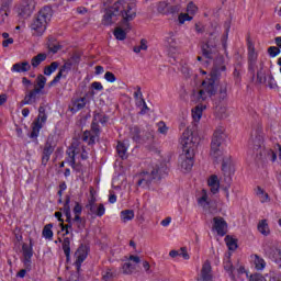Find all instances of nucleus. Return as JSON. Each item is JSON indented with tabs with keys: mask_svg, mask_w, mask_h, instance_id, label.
Here are the masks:
<instances>
[{
	"mask_svg": "<svg viewBox=\"0 0 281 281\" xmlns=\"http://www.w3.org/2000/svg\"><path fill=\"white\" fill-rule=\"evenodd\" d=\"M22 254H23V262L24 267H26L27 270L32 269V257L34 256V250L32 249V244H23L22 245Z\"/></svg>",
	"mask_w": 281,
	"mask_h": 281,
	"instance_id": "16",
	"label": "nucleus"
},
{
	"mask_svg": "<svg viewBox=\"0 0 281 281\" xmlns=\"http://www.w3.org/2000/svg\"><path fill=\"white\" fill-rule=\"evenodd\" d=\"M48 49L53 54H56L60 49V46L57 43H55V44L54 43H48Z\"/></svg>",
	"mask_w": 281,
	"mask_h": 281,
	"instance_id": "55",
	"label": "nucleus"
},
{
	"mask_svg": "<svg viewBox=\"0 0 281 281\" xmlns=\"http://www.w3.org/2000/svg\"><path fill=\"white\" fill-rule=\"evenodd\" d=\"M170 5H168V2L161 1L157 5V10L159 14L168 15L169 14Z\"/></svg>",
	"mask_w": 281,
	"mask_h": 281,
	"instance_id": "37",
	"label": "nucleus"
},
{
	"mask_svg": "<svg viewBox=\"0 0 281 281\" xmlns=\"http://www.w3.org/2000/svg\"><path fill=\"white\" fill-rule=\"evenodd\" d=\"M31 269L27 270V267H25V269H22L18 272V278H23L25 276V273H27V271H30Z\"/></svg>",
	"mask_w": 281,
	"mask_h": 281,
	"instance_id": "64",
	"label": "nucleus"
},
{
	"mask_svg": "<svg viewBox=\"0 0 281 281\" xmlns=\"http://www.w3.org/2000/svg\"><path fill=\"white\" fill-rule=\"evenodd\" d=\"M136 14L135 0H119L105 11L102 23L113 25L117 22V16H122L124 25L128 26V21H133Z\"/></svg>",
	"mask_w": 281,
	"mask_h": 281,
	"instance_id": "1",
	"label": "nucleus"
},
{
	"mask_svg": "<svg viewBox=\"0 0 281 281\" xmlns=\"http://www.w3.org/2000/svg\"><path fill=\"white\" fill-rule=\"evenodd\" d=\"M225 243L231 251H235L238 248V244H236V239L232 238L231 236L225 237Z\"/></svg>",
	"mask_w": 281,
	"mask_h": 281,
	"instance_id": "43",
	"label": "nucleus"
},
{
	"mask_svg": "<svg viewBox=\"0 0 281 281\" xmlns=\"http://www.w3.org/2000/svg\"><path fill=\"white\" fill-rule=\"evenodd\" d=\"M92 89H95V91H102V89H104V87L102 86L101 82L94 81V82H92Z\"/></svg>",
	"mask_w": 281,
	"mask_h": 281,
	"instance_id": "61",
	"label": "nucleus"
},
{
	"mask_svg": "<svg viewBox=\"0 0 281 281\" xmlns=\"http://www.w3.org/2000/svg\"><path fill=\"white\" fill-rule=\"evenodd\" d=\"M178 21H179L180 25H183V23H186V21H192V15L189 13H180L178 16Z\"/></svg>",
	"mask_w": 281,
	"mask_h": 281,
	"instance_id": "48",
	"label": "nucleus"
},
{
	"mask_svg": "<svg viewBox=\"0 0 281 281\" xmlns=\"http://www.w3.org/2000/svg\"><path fill=\"white\" fill-rule=\"evenodd\" d=\"M267 155L268 157H270L271 161H276V159H278V155H276V151L268 149L267 150Z\"/></svg>",
	"mask_w": 281,
	"mask_h": 281,
	"instance_id": "62",
	"label": "nucleus"
},
{
	"mask_svg": "<svg viewBox=\"0 0 281 281\" xmlns=\"http://www.w3.org/2000/svg\"><path fill=\"white\" fill-rule=\"evenodd\" d=\"M209 187L211 188L212 194H216L218 192V189L221 188L218 176H211L209 179Z\"/></svg>",
	"mask_w": 281,
	"mask_h": 281,
	"instance_id": "28",
	"label": "nucleus"
},
{
	"mask_svg": "<svg viewBox=\"0 0 281 281\" xmlns=\"http://www.w3.org/2000/svg\"><path fill=\"white\" fill-rule=\"evenodd\" d=\"M66 154L68 155L67 161L74 170H80V167L76 165V157H78V155L83 160L89 159V149H87V147H85L78 139L72 140L71 146L67 149Z\"/></svg>",
	"mask_w": 281,
	"mask_h": 281,
	"instance_id": "6",
	"label": "nucleus"
},
{
	"mask_svg": "<svg viewBox=\"0 0 281 281\" xmlns=\"http://www.w3.org/2000/svg\"><path fill=\"white\" fill-rule=\"evenodd\" d=\"M181 12V4H175L169 7V14H179Z\"/></svg>",
	"mask_w": 281,
	"mask_h": 281,
	"instance_id": "53",
	"label": "nucleus"
},
{
	"mask_svg": "<svg viewBox=\"0 0 281 281\" xmlns=\"http://www.w3.org/2000/svg\"><path fill=\"white\" fill-rule=\"evenodd\" d=\"M131 133L135 142H142V131H139V127L137 126L132 127Z\"/></svg>",
	"mask_w": 281,
	"mask_h": 281,
	"instance_id": "45",
	"label": "nucleus"
},
{
	"mask_svg": "<svg viewBox=\"0 0 281 281\" xmlns=\"http://www.w3.org/2000/svg\"><path fill=\"white\" fill-rule=\"evenodd\" d=\"M87 106V98H79L72 101L70 111L71 113H78V111H82Z\"/></svg>",
	"mask_w": 281,
	"mask_h": 281,
	"instance_id": "22",
	"label": "nucleus"
},
{
	"mask_svg": "<svg viewBox=\"0 0 281 281\" xmlns=\"http://www.w3.org/2000/svg\"><path fill=\"white\" fill-rule=\"evenodd\" d=\"M114 36L117 41H125L126 40V29H122L120 26H117L114 30Z\"/></svg>",
	"mask_w": 281,
	"mask_h": 281,
	"instance_id": "41",
	"label": "nucleus"
},
{
	"mask_svg": "<svg viewBox=\"0 0 281 281\" xmlns=\"http://www.w3.org/2000/svg\"><path fill=\"white\" fill-rule=\"evenodd\" d=\"M180 144L183 153H187V155H194V150L196 149V146H199V137L194 136L192 131L186 130L180 137Z\"/></svg>",
	"mask_w": 281,
	"mask_h": 281,
	"instance_id": "7",
	"label": "nucleus"
},
{
	"mask_svg": "<svg viewBox=\"0 0 281 281\" xmlns=\"http://www.w3.org/2000/svg\"><path fill=\"white\" fill-rule=\"evenodd\" d=\"M46 83H47V78L43 75H40L36 78V86L34 87V89H40V91H43V89H45Z\"/></svg>",
	"mask_w": 281,
	"mask_h": 281,
	"instance_id": "39",
	"label": "nucleus"
},
{
	"mask_svg": "<svg viewBox=\"0 0 281 281\" xmlns=\"http://www.w3.org/2000/svg\"><path fill=\"white\" fill-rule=\"evenodd\" d=\"M257 196H259L261 203H267V201H269V194L265 193V190L260 187L257 189Z\"/></svg>",
	"mask_w": 281,
	"mask_h": 281,
	"instance_id": "46",
	"label": "nucleus"
},
{
	"mask_svg": "<svg viewBox=\"0 0 281 281\" xmlns=\"http://www.w3.org/2000/svg\"><path fill=\"white\" fill-rule=\"evenodd\" d=\"M268 54H269V56H271V58H276V56H278V54H280V48L277 46H270L268 48Z\"/></svg>",
	"mask_w": 281,
	"mask_h": 281,
	"instance_id": "52",
	"label": "nucleus"
},
{
	"mask_svg": "<svg viewBox=\"0 0 281 281\" xmlns=\"http://www.w3.org/2000/svg\"><path fill=\"white\" fill-rule=\"evenodd\" d=\"M205 109V105H198L194 110H192V117L194 122H199L203 115V110Z\"/></svg>",
	"mask_w": 281,
	"mask_h": 281,
	"instance_id": "35",
	"label": "nucleus"
},
{
	"mask_svg": "<svg viewBox=\"0 0 281 281\" xmlns=\"http://www.w3.org/2000/svg\"><path fill=\"white\" fill-rule=\"evenodd\" d=\"M59 243H61L66 260L69 262V259L71 258V239L69 237H65L64 240L59 238Z\"/></svg>",
	"mask_w": 281,
	"mask_h": 281,
	"instance_id": "23",
	"label": "nucleus"
},
{
	"mask_svg": "<svg viewBox=\"0 0 281 281\" xmlns=\"http://www.w3.org/2000/svg\"><path fill=\"white\" fill-rule=\"evenodd\" d=\"M130 261L125 262L122 266V271L125 276H131L137 271L139 263L142 262V258L139 256L131 255L128 258Z\"/></svg>",
	"mask_w": 281,
	"mask_h": 281,
	"instance_id": "10",
	"label": "nucleus"
},
{
	"mask_svg": "<svg viewBox=\"0 0 281 281\" xmlns=\"http://www.w3.org/2000/svg\"><path fill=\"white\" fill-rule=\"evenodd\" d=\"M140 137V142H153V134L150 132H146L145 136Z\"/></svg>",
	"mask_w": 281,
	"mask_h": 281,
	"instance_id": "60",
	"label": "nucleus"
},
{
	"mask_svg": "<svg viewBox=\"0 0 281 281\" xmlns=\"http://www.w3.org/2000/svg\"><path fill=\"white\" fill-rule=\"evenodd\" d=\"M95 195H93V190H90V199L88 200V204L86 205L87 210H90L91 207H93L94 205H98V203H95Z\"/></svg>",
	"mask_w": 281,
	"mask_h": 281,
	"instance_id": "49",
	"label": "nucleus"
},
{
	"mask_svg": "<svg viewBox=\"0 0 281 281\" xmlns=\"http://www.w3.org/2000/svg\"><path fill=\"white\" fill-rule=\"evenodd\" d=\"M59 64L58 61H53L49 66H46L44 68V75L45 76H52L56 69H58Z\"/></svg>",
	"mask_w": 281,
	"mask_h": 281,
	"instance_id": "38",
	"label": "nucleus"
},
{
	"mask_svg": "<svg viewBox=\"0 0 281 281\" xmlns=\"http://www.w3.org/2000/svg\"><path fill=\"white\" fill-rule=\"evenodd\" d=\"M69 198L66 199L65 205L63 207V212L66 216L67 223H71V209L69 207Z\"/></svg>",
	"mask_w": 281,
	"mask_h": 281,
	"instance_id": "40",
	"label": "nucleus"
},
{
	"mask_svg": "<svg viewBox=\"0 0 281 281\" xmlns=\"http://www.w3.org/2000/svg\"><path fill=\"white\" fill-rule=\"evenodd\" d=\"M32 66L27 61L16 63L12 66L11 71H15L16 74H25V71H30Z\"/></svg>",
	"mask_w": 281,
	"mask_h": 281,
	"instance_id": "25",
	"label": "nucleus"
},
{
	"mask_svg": "<svg viewBox=\"0 0 281 281\" xmlns=\"http://www.w3.org/2000/svg\"><path fill=\"white\" fill-rule=\"evenodd\" d=\"M214 280V274L212 273V263L210 260L204 261L200 273L198 274L196 281H212Z\"/></svg>",
	"mask_w": 281,
	"mask_h": 281,
	"instance_id": "12",
	"label": "nucleus"
},
{
	"mask_svg": "<svg viewBox=\"0 0 281 281\" xmlns=\"http://www.w3.org/2000/svg\"><path fill=\"white\" fill-rule=\"evenodd\" d=\"M53 11L49 7H44L37 14V16L33 20L31 24V30L34 36H43L45 31L47 30V23L52 21Z\"/></svg>",
	"mask_w": 281,
	"mask_h": 281,
	"instance_id": "5",
	"label": "nucleus"
},
{
	"mask_svg": "<svg viewBox=\"0 0 281 281\" xmlns=\"http://www.w3.org/2000/svg\"><path fill=\"white\" fill-rule=\"evenodd\" d=\"M47 122V114H45V106L41 105L38 108V115L36 121L33 123V130L31 132V137H38V133H41V128H43V124Z\"/></svg>",
	"mask_w": 281,
	"mask_h": 281,
	"instance_id": "9",
	"label": "nucleus"
},
{
	"mask_svg": "<svg viewBox=\"0 0 281 281\" xmlns=\"http://www.w3.org/2000/svg\"><path fill=\"white\" fill-rule=\"evenodd\" d=\"M218 78H221V70L214 68L211 74L202 81V83L192 90V102H206V100H210L212 95H216V92L218 91L216 88L218 85Z\"/></svg>",
	"mask_w": 281,
	"mask_h": 281,
	"instance_id": "3",
	"label": "nucleus"
},
{
	"mask_svg": "<svg viewBox=\"0 0 281 281\" xmlns=\"http://www.w3.org/2000/svg\"><path fill=\"white\" fill-rule=\"evenodd\" d=\"M224 269L229 272L231 276H234V266L229 261V257L226 258L224 262Z\"/></svg>",
	"mask_w": 281,
	"mask_h": 281,
	"instance_id": "50",
	"label": "nucleus"
},
{
	"mask_svg": "<svg viewBox=\"0 0 281 281\" xmlns=\"http://www.w3.org/2000/svg\"><path fill=\"white\" fill-rule=\"evenodd\" d=\"M56 148V145L52 143V140L47 139V142L43 146L42 150V164L43 166H47V161H49V158L54 154V150Z\"/></svg>",
	"mask_w": 281,
	"mask_h": 281,
	"instance_id": "15",
	"label": "nucleus"
},
{
	"mask_svg": "<svg viewBox=\"0 0 281 281\" xmlns=\"http://www.w3.org/2000/svg\"><path fill=\"white\" fill-rule=\"evenodd\" d=\"M193 158H194V155H190L186 151H183V154L180 155L179 164L183 172H190L192 170V166H194Z\"/></svg>",
	"mask_w": 281,
	"mask_h": 281,
	"instance_id": "13",
	"label": "nucleus"
},
{
	"mask_svg": "<svg viewBox=\"0 0 281 281\" xmlns=\"http://www.w3.org/2000/svg\"><path fill=\"white\" fill-rule=\"evenodd\" d=\"M32 12H34V0H24V3L20 8L21 16H31Z\"/></svg>",
	"mask_w": 281,
	"mask_h": 281,
	"instance_id": "21",
	"label": "nucleus"
},
{
	"mask_svg": "<svg viewBox=\"0 0 281 281\" xmlns=\"http://www.w3.org/2000/svg\"><path fill=\"white\" fill-rule=\"evenodd\" d=\"M142 266L145 270V273H147V276H150V273H153V269H150V263L148 261L144 260L142 262Z\"/></svg>",
	"mask_w": 281,
	"mask_h": 281,
	"instance_id": "56",
	"label": "nucleus"
},
{
	"mask_svg": "<svg viewBox=\"0 0 281 281\" xmlns=\"http://www.w3.org/2000/svg\"><path fill=\"white\" fill-rule=\"evenodd\" d=\"M47 60V54L45 53H40L38 55H36L35 57H33L31 59V65L32 67L36 68L38 67V65H41V63Z\"/></svg>",
	"mask_w": 281,
	"mask_h": 281,
	"instance_id": "32",
	"label": "nucleus"
},
{
	"mask_svg": "<svg viewBox=\"0 0 281 281\" xmlns=\"http://www.w3.org/2000/svg\"><path fill=\"white\" fill-rule=\"evenodd\" d=\"M213 229H215L218 236H225L227 234V222L223 217H214Z\"/></svg>",
	"mask_w": 281,
	"mask_h": 281,
	"instance_id": "18",
	"label": "nucleus"
},
{
	"mask_svg": "<svg viewBox=\"0 0 281 281\" xmlns=\"http://www.w3.org/2000/svg\"><path fill=\"white\" fill-rule=\"evenodd\" d=\"M168 175V166L165 162L155 165L150 172H142L138 176L137 186L139 188H150V183H155L164 179Z\"/></svg>",
	"mask_w": 281,
	"mask_h": 281,
	"instance_id": "4",
	"label": "nucleus"
},
{
	"mask_svg": "<svg viewBox=\"0 0 281 281\" xmlns=\"http://www.w3.org/2000/svg\"><path fill=\"white\" fill-rule=\"evenodd\" d=\"M146 49H148V41L146 40H140V45L133 47V52L135 54H139V52H146Z\"/></svg>",
	"mask_w": 281,
	"mask_h": 281,
	"instance_id": "42",
	"label": "nucleus"
},
{
	"mask_svg": "<svg viewBox=\"0 0 281 281\" xmlns=\"http://www.w3.org/2000/svg\"><path fill=\"white\" fill-rule=\"evenodd\" d=\"M61 232H66L65 235L71 234V236H74V233H71V224L61 225Z\"/></svg>",
	"mask_w": 281,
	"mask_h": 281,
	"instance_id": "59",
	"label": "nucleus"
},
{
	"mask_svg": "<svg viewBox=\"0 0 281 281\" xmlns=\"http://www.w3.org/2000/svg\"><path fill=\"white\" fill-rule=\"evenodd\" d=\"M87 256H89V248H87L85 245H81L75 252V267L77 268V271H80V267H82V263L85 260H87Z\"/></svg>",
	"mask_w": 281,
	"mask_h": 281,
	"instance_id": "14",
	"label": "nucleus"
},
{
	"mask_svg": "<svg viewBox=\"0 0 281 281\" xmlns=\"http://www.w3.org/2000/svg\"><path fill=\"white\" fill-rule=\"evenodd\" d=\"M140 104H143V108L140 109L139 114L140 115H146L150 111V108L146 104V101L144 99H140Z\"/></svg>",
	"mask_w": 281,
	"mask_h": 281,
	"instance_id": "54",
	"label": "nucleus"
},
{
	"mask_svg": "<svg viewBox=\"0 0 281 281\" xmlns=\"http://www.w3.org/2000/svg\"><path fill=\"white\" fill-rule=\"evenodd\" d=\"M90 212V214H92L93 216H99L102 217L104 216L106 209L104 207V204H97L94 206H91L90 210H88Z\"/></svg>",
	"mask_w": 281,
	"mask_h": 281,
	"instance_id": "27",
	"label": "nucleus"
},
{
	"mask_svg": "<svg viewBox=\"0 0 281 281\" xmlns=\"http://www.w3.org/2000/svg\"><path fill=\"white\" fill-rule=\"evenodd\" d=\"M216 45H218V36L211 34L207 42L202 46V56L209 59L214 58V54L217 52Z\"/></svg>",
	"mask_w": 281,
	"mask_h": 281,
	"instance_id": "8",
	"label": "nucleus"
},
{
	"mask_svg": "<svg viewBox=\"0 0 281 281\" xmlns=\"http://www.w3.org/2000/svg\"><path fill=\"white\" fill-rule=\"evenodd\" d=\"M225 139H227V134H225V130L217 128L214 134L211 142V157L213 160H215L217 164L218 161H222V171L224 172V181L226 183H232V178L229 175H232V160L229 157H223V144H225Z\"/></svg>",
	"mask_w": 281,
	"mask_h": 281,
	"instance_id": "2",
	"label": "nucleus"
},
{
	"mask_svg": "<svg viewBox=\"0 0 281 281\" xmlns=\"http://www.w3.org/2000/svg\"><path fill=\"white\" fill-rule=\"evenodd\" d=\"M93 117L94 122H100L101 124H106V122H109V117L100 113L94 114Z\"/></svg>",
	"mask_w": 281,
	"mask_h": 281,
	"instance_id": "51",
	"label": "nucleus"
},
{
	"mask_svg": "<svg viewBox=\"0 0 281 281\" xmlns=\"http://www.w3.org/2000/svg\"><path fill=\"white\" fill-rule=\"evenodd\" d=\"M241 74H243V64L237 63L235 65L234 72H233L234 80H235L236 85H238V82H240V75Z\"/></svg>",
	"mask_w": 281,
	"mask_h": 281,
	"instance_id": "34",
	"label": "nucleus"
},
{
	"mask_svg": "<svg viewBox=\"0 0 281 281\" xmlns=\"http://www.w3.org/2000/svg\"><path fill=\"white\" fill-rule=\"evenodd\" d=\"M52 227H54V225L47 224L43 228L42 234L47 240H52V238H54V232L52 231Z\"/></svg>",
	"mask_w": 281,
	"mask_h": 281,
	"instance_id": "36",
	"label": "nucleus"
},
{
	"mask_svg": "<svg viewBox=\"0 0 281 281\" xmlns=\"http://www.w3.org/2000/svg\"><path fill=\"white\" fill-rule=\"evenodd\" d=\"M252 153L257 159H262V156L267 155V150H265V146L262 145V136H257L252 140Z\"/></svg>",
	"mask_w": 281,
	"mask_h": 281,
	"instance_id": "17",
	"label": "nucleus"
},
{
	"mask_svg": "<svg viewBox=\"0 0 281 281\" xmlns=\"http://www.w3.org/2000/svg\"><path fill=\"white\" fill-rule=\"evenodd\" d=\"M170 223H172V217H167L165 220H162L160 222V224L162 225V227H168V225H170Z\"/></svg>",
	"mask_w": 281,
	"mask_h": 281,
	"instance_id": "63",
	"label": "nucleus"
},
{
	"mask_svg": "<svg viewBox=\"0 0 281 281\" xmlns=\"http://www.w3.org/2000/svg\"><path fill=\"white\" fill-rule=\"evenodd\" d=\"M116 271L113 268H105L102 271V280L103 281H113L115 280Z\"/></svg>",
	"mask_w": 281,
	"mask_h": 281,
	"instance_id": "29",
	"label": "nucleus"
},
{
	"mask_svg": "<svg viewBox=\"0 0 281 281\" xmlns=\"http://www.w3.org/2000/svg\"><path fill=\"white\" fill-rule=\"evenodd\" d=\"M126 150H128L126 143L119 142L116 146V153L121 159H126Z\"/></svg>",
	"mask_w": 281,
	"mask_h": 281,
	"instance_id": "33",
	"label": "nucleus"
},
{
	"mask_svg": "<svg viewBox=\"0 0 281 281\" xmlns=\"http://www.w3.org/2000/svg\"><path fill=\"white\" fill-rule=\"evenodd\" d=\"M41 95V89L34 88L33 90L25 93L22 101L23 104H36Z\"/></svg>",
	"mask_w": 281,
	"mask_h": 281,
	"instance_id": "19",
	"label": "nucleus"
},
{
	"mask_svg": "<svg viewBox=\"0 0 281 281\" xmlns=\"http://www.w3.org/2000/svg\"><path fill=\"white\" fill-rule=\"evenodd\" d=\"M104 78L108 82H115L116 80L115 75L111 71H106Z\"/></svg>",
	"mask_w": 281,
	"mask_h": 281,
	"instance_id": "57",
	"label": "nucleus"
},
{
	"mask_svg": "<svg viewBox=\"0 0 281 281\" xmlns=\"http://www.w3.org/2000/svg\"><path fill=\"white\" fill-rule=\"evenodd\" d=\"M158 131H159L162 135H166V133H168V126H166V123L159 122V123H158Z\"/></svg>",
	"mask_w": 281,
	"mask_h": 281,
	"instance_id": "58",
	"label": "nucleus"
},
{
	"mask_svg": "<svg viewBox=\"0 0 281 281\" xmlns=\"http://www.w3.org/2000/svg\"><path fill=\"white\" fill-rule=\"evenodd\" d=\"M254 265H255V269L257 271H262L265 270V267H267V261H265L262 259V257L258 256V255H252L251 256Z\"/></svg>",
	"mask_w": 281,
	"mask_h": 281,
	"instance_id": "26",
	"label": "nucleus"
},
{
	"mask_svg": "<svg viewBox=\"0 0 281 281\" xmlns=\"http://www.w3.org/2000/svg\"><path fill=\"white\" fill-rule=\"evenodd\" d=\"M67 69H71V64H65L56 75V77L50 81V87H54V85H57V82H60V78H67Z\"/></svg>",
	"mask_w": 281,
	"mask_h": 281,
	"instance_id": "24",
	"label": "nucleus"
},
{
	"mask_svg": "<svg viewBox=\"0 0 281 281\" xmlns=\"http://www.w3.org/2000/svg\"><path fill=\"white\" fill-rule=\"evenodd\" d=\"M220 98H222V100H224V98H227V81H222L220 83Z\"/></svg>",
	"mask_w": 281,
	"mask_h": 281,
	"instance_id": "44",
	"label": "nucleus"
},
{
	"mask_svg": "<svg viewBox=\"0 0 281 281\" xmlns=\"http://www.w3.org/2000/svg\"><path fill=\"white\" fill-rule=\"evenodd\" d=\"M198 10L199 8H196V4H194L193 2H189V4L187 5V14H190L191 16H194Z\"/></svg>",
	"mask_w": 281,
	"mask_h": 281,
	"instance_id": "47",
	"label": "nucleus"
},
{
	"mask_svg": "<svg viewBox=\"0 0 281 281\" xmlns=\"http://www.w3.org/2000/svg\"><path fill=\"white\" fill-rule=\"evenodd\" d=\"M258 60V53L252 48L249 47V52H248V69L249 71L252 74H256V63Z\"/></svg>",
	"mask_w": 281,
	"mask_h": 281,
	"instance_id": "20",
	"label": "nucleus"
},
{
	"mask_svg": "<svg viewBox=\"0 0 281 281\" xmlns=\"http://www.w3.org/2000/svg\"><path fill=\"white\" fill-rule=\"evenodd\" d=\"M91 128L93 133L86 131L82 134V142H87L88 146H93V144H95V138L98 137V133H100V125H98V121H95L94 116Z\"/></svg>",
	"mask_w": 281,
	"mask_h": 281,
	"instance_id": "11",
	"label": "nucleus"
},
{
	"mask_svg": "<svg viewBox=\"0 0 281 281\" xmlns=\"http://www.w3.org/2000/svg\"><path fill=\"white\" fill-rule=\"evenodd\" d=\"M135 218L134 210H125L121 212V221L122 223H128V221H133Z\"/></svg>",
	"mask_w": 281,
	"mask_h": 281,
	"instance_id": "31",
	"label": "nucleus"
},
{
	"mask_svg": "<svg viewBox=\"0 0 281 281\" xmlns=\"http://www.w3.org/2000/svg\"><path fill=\"white\" fill-rule=\"evenodd\" d=\"M257 229L263 236H269V234L271 233V231L269 229V224L267 223V220L259 221Z\"/></svg>",
	"mask_w": 281,
	"mask_h": 281,
	"instance_id": "30",
	"label": "nucleus"
}]
</instances>
